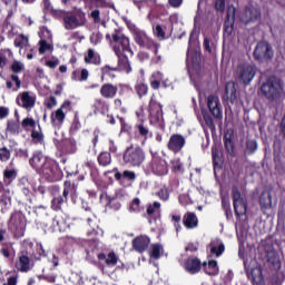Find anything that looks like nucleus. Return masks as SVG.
I'll use <instances>...</instances> for the list:
<instances>
[{
    "instance_id": "nucleus-1",
    "label": "nucleus",
    "mask_w": 285,
    "mask_h": 285,
    "mask_svg": "<svg viewBox=\"0 0 285 285\" xmlns=\"http://www.w3.org/2000/svg\"><path fill=\"white\" fill-rule=\"evenodd\" d=\"M106 39L110 42L115 55H121L124 52H129L131 57L135 55L132 48H130V38L124 35L121 29H115L111 36L107 33Z\"/></svg>"
},
{
    "instance_id": "nucleus-2",
    "label": "nucleus",
    "mask_w": 285,
    "mask_h": 285,
    "mask_svg": "<svg viewBox=\"0 0 285 285\" xmlns=\"http://www.w3.org/2000/svg\"><path fill=\"white\" fill-rule=\"evenodd\" d=\"M149 121L151 126H156L159 130H166V124L164 122V106L157 101V96L151 95L148 105Z\"/></svg>"
},
{
    "instance_id": "nucleus-3",
    "label": "nucleus",
    "mask_w": 285,
    "mask_h": 285,
    "mask_svg": "<svg viewBox=\"0 0 285 285\" xmlns=\"http://www.w3.org/2000/svg\"><path fill=\"white\" fill-rule=\"evenodd\" d=\"M122 161L125 166H131L132 168H139L144 161H146V153L139 146L130 145L122 154Z\"/></svg>"
},
{
    "instance_id": "nucleus-4",
    "label": "nucleus",
    "mask_w": 285,
    "mask_h": 285,
    "mask_svg": "<svg viewBox=\"0 0 285 285\" xmlns=\"http://www.w3.org/2000/svg\"><path fill=\"white\" fill-rule=\"evenodd\" d=\"M253 57L257 63H271L275 59V49L268 41L261 40L254 48Z\"/></svg>"
},
{
    "instance_id": "nucleus-5",
    "label": "nucleus",
    "mask_w": 285,
    "mask_h": 285,
    "mask_svg": "<svg viewBox=\"0 0 285 285\" xmlns=\"http://www.w3.org/2000/svg\"><path fill=\"white\" fill-rule=\"evenodd\" d=\"M261 92L268 101L279 99V96L282 95V81L275 76H269L266 81L262 83Z\"/></svg>"
},
{
    "instance_id": "nucleus-6",
    "label": "nucleus",
    "mask_w": 285,
    "mask_h": 285,
    "mask_svg": "<svg viewBox=\"0 0 285 285\" xmlns=\"http://www.w3.org/2000/svg\"><path fill=\"white\" fill-rule=\"evenodd\" d=\"M232 199L234 213L237 219H239V217H244V215L248 213V200L244 198V195L239 191V187L235 185L232 187Z\"/></svg>"
},
{
    "instance_id": "nucleus-7",
    "label": "nucleus",
    "mask_w": 285,
    "mask_h": 285,
    "mask_svg": "<svg viewBox=\"0 0 285 285\" xmlns=\"http://www.w3.org/2000/svg\"><path fill=\"white\" fill-rule=\"evenodd\" d=\"M38 175L46 178L47 181H59L61 179V169L57 160L49 158L45 166L39 170Z\"/></svg>"
},
{
    "instance_id": "nucleus-8",
    "label": "nucleus",
    "mask_w": 285,
    "mask_h": 285,
    "mask_svg": "<svg viewBox=\"0 0 285 285\" xmlns=\"http://www.w3.org/2000/svg\"><path fill=\"white\" fill-rule=\"evenodd\" d=\"M8 228L10 233L14 234V237H23L26 233V216L21 212H13L8 222Z\"/></svg>"
},
{
    "instance_id": "nucleus-9",
    "label": "nucleus",
    "mask_w": 285,
    "mask_h": 285,
    "mask_svg": "<svg viewBox=\"0 0 285 285\" xmlns=\"http://www.w3.org/2000/svg\"><path fill=\"white\" fill-rule=\"evenodd\" d=\"M255 75H257V67L255 65L242 63L236 68V78L244 86H249L250 81L255 79Z\"/></svg>"
},
{
    "instance_id": "nucleus-10",
    "label": "nucleus",
    "mask_w": 285,
    "mask_h": 285,
    "mask_svg": "<svg viewBox=\"0 0 285 285\" xmlns=\"http://www.w3.org/2000/svg\"><path fill=\"white\" fill-rule=\"evenodd\" d=\"M68 112H72V101L65 100L60 108L51 114V126H53V128H61L66 121V115H68Z\"/></svg>"
},
{
    "instance_id": "nucleus-11",
    "label": "nucleus",
    "mask_w": 285,
    "mask_h": 285,
    "mask_svg": "<svg viewBox=\"0 0 285 285\" xmlns=\"http://www.w3.org/2000/svg\"><path fill=\"white\" fill-rule=\"evenodd\" d=\"M259 19H262V10L253 4L246 6L239 16L240 23L245 26L256 23Z\"/></svg>"
},
{
    "instance_id": "nucleus-12",
    "label": "nucleus",
    "mask_w": 285,
    "mask_h": 285,
    "mask_svg": "<svg viewBox=\"0 0 285 285\" xmlns=\"http://www.w3.org/2000/svg\"><path fill=\"white\" fill-rule=\"evenodd\" d=\"M265 253L267 264L271 265V268H273L275 273H279V271H282V258L279 257V252H277L273 245H267L265 247Z\"/></svg>"
},
{
    "instance_id": "nucleus-13",
    "label": "nucleus",
    "mask_w": 285,
    "mask_h": 285,
    "mask_svg": "<svg viewBox=\"0 0 285 285\" xmlns=\"http://www.w3.org/2000/svg\"><path fill=\"white\" fill-rule=\"evenodd\" d=\"M149 168L153 175H156L157 177L168 175V163H166V159L159 156H153Z\"/></svg>"
},
{
    "instance_id": "nucleus-14",
    "label": "nucleus",
    "mask_w": 285,
    "mask_h": 285,
    "mask_svg": "<svg viewBox=\"0 0 285 285\" xmlns=\"http://www.w3.org/2000/svg\"><path fill=\"white\" fill-rule=\"evenodd\" d=\"M185 146L186 137H184V135L181 134H173L167 142L168 150H170V153H174L175 155H179V153L184 150Z\"/></svg>"
},
{
    "instance_id": "nucleus-15",
    "label": "nucleus",
    "mask_w": 285,
    "mask_h": 285,
    "mask_svg": "<svg viewBox=\"0 0 285 285\" xmlns=\"http://www.w3.org/2000/svg\"><path fill=\"white\" fill-rule=\"evenodd\" d=\"M207 108L215 119H224V111L222 109L219 97L209 95L207 97Z\"/></svg>"
},
{
    "instance_id": "nucleus-16",
    "label": "nucleus",
    "mask_w": 285,
    "mask_h": 285,
    "mask_svg": "<svg viewBox=\"0 0 285 285\" xmlns=\"http://www.w3.org/2000/svg\"><path fill=\"white\" fill-rule=\"evenodd\" d=\"M16 104H18L20 108H24V110H28V112H30V110H32L35 108V105L37 104V97L30 95V91H22L16 98Z\"/></svg>"
},
{
    "instance_id": "nucleus-17",
    "label": "nucleus",
    "mask_w": 285,
    "mask_h": 285,
    "mask_svg": "<svg viewBox=\"0 0 285 285\" xmlns=\"http://www.w3.org/2000/svg\"><path fill=\"white\" fill-rule=\"evenodd\" d=\"M49 159L50 158L43 155V153L35 151L32 157L29 159V166L39 174Z\"/></svg>"
},
{
    "instance_id": "nucleus-18",
    "label": "nucleus",
    "mask_w": 285,
    "mask_h": 285,
    "mask_svg": "<svg viewBox=\"0 0 285 285\" xmlns=\"http://www.w3.org/2000/svg\"><path fill=\"white\" fill-rule=\"evenodd\" d=\"M99 92L102 99H115L119 94V86L117 83L105 82L101 85Z\"/></svg>"
},
{
    "instance_id": "nucleus-19",
    "label": "nucleus",
    "mask_w": 285,
    "mask_h": 285,
    "mask_svg": "<svg viewBox=\"0 0 285 285\" xmlns=\"http://www.w3.org/2000/svg\"><path fill=\"white\" fill-rule=\"evenodd\" d=\"M184 269L189 275H197V273L202 272V259L197 258V256H189L185 261Z\"/></svg>"
},
{
    "instance_id": "nucleus-20",
    "label": "nucleus",
    "mask_w": 285,
    "mask_h": 285,
    "mask_svg": "<svg viewBox=\"0 0 285 285\" xmlns=\"http://www.w3.org/2000/svg\"><path fill=\"white\" fill-rule=\"evenodd\" d=\"M131 246L136 253H146L148 246H150V237L146 235L137 236L132 239Z\"/></svg>"
},
{
    "instance_id": "nucleus-21",
    "label": "nucleus",
    "mask_w": 285,
    "mask_h": 285,
    "mask_svg": "<svg viewBox=\"0 0 285 285\" xmlns=\"http://www.w3.org/2000/svg\"><path fill=\"white\" fill-rule=\"evenodd\" d=\"M223 141L227 155H229V157H235V132L232 129H228L224 134Z\"/></svg>"
},
{
    "instance_id": "nucleus-22",
    "label": "nucleus",
    "mask_w": 285,
    "mask_h": 285,
    "mask_svg": "<svg viewBox=\"0 0 285 285\" xmlns=\"http://www.w3.org/2000/svg\"><path fill=\"white\" fill-rule=\"evenodd\" d=\"M116 57L118 58V65L116 66L117 71L130 75L132 72V66L130 65V60L128 59V56H126V52L116 53Z\"/></svg>"
},
{
    "instance_id": "nucleus-23",
    "label": "nucleus",
    "mask_w": 285,
    "mask_h": 285,
    "mask_svg": "<svg viewBox=\"0 0 285 285\" xmlns=\"http://www.w3.org/2000/svg\"><path fill=\"white\" fill-rule=\"evenodd\" d=\"M235 12H236L235 7H229L227 9L226 19L224 22V32L228 37H230V35H233V30L235 28Z\"/></svg>"
},
{
    "instance_id": "nucleus-24",
    "label": "nucleus",
    "mask_w": 285,
    "mask_h": 285,
    "mask_svg": "<svg viewBox=\"0 0 285 285\" xmlns=\"http://www.w3.org/2000/svg\"><path fill=\"white\" fill-rule=\"evenodd\" d=\"M248 279H250L253 285H266L264 281V271L262 266H256L250 269V273H247Z\"/></svg>"
},
{
    "instance_id": "nucleus-25",
    "label": "nucleus",
    "mask_w": 285,
    "mask_h": 285,
    "mask_svg": "<svg viewBox=\"0 0 285 285\" xmlns=\"http://www.w3.org/2000/svg\"><path fill=\"white\" fill-rule=\"evenodd\" d=\"M212 161L214 170H222L224 168V155L217 145L212 147Z\"/></svg>"
},
{
    "instance_id": "nucleus-26",
    "label": "nucleus",
    "mask_w": 285,
    "mask_h": 285,
    "mask_svg": "<svg viewBox=\"0 0 285 285\" xmlns=\"http://www.w3.org/2000/svg\"><path fill=\"white\" fill-rule=\"evenodd\" d=\"M183 224L187 230H193L199 226V218L194 212H187L183 216Z\"/></svg>"
},
{
    "instance_id": "nucleus-27",
    "label": "nucleus",
    "mask_w": 285,
    "mask_h": 285,
    "mask_svg": "<svg viewBox=\"0 0 285 285\" xmlns=\"http://www.w3.org/2000/svg\"><path fill=\"white\" fill-rule=\"evenodd\" d=\"M91 108L94 115H106L110 110V104L106 101V98H96Z\"/></svg>"
},
{
    "instance_id": "nucleus-28",
    "label": "nucleus",
    "mask_w": 285,
    "mask_h": 285,
    "mask_svg": "<svg viewBox=\"0 0 285 285\" xmlns=\"http://www.w3.org/2000/svg\"><path fill=\"white\" fill-rule=\"evenodd\" d=\"M76 146L77 142L72 138H65L57 144L58 150H61L65 155H72Z\"/></svg>"
},
{
    "instance_id": "nucleus-29",
    "label": "nucleus",
    "mask_w": 285,
    "mask_h": 285,
    "mask_svg": "<svg viewBox=\"0 0 285 285\" xmlns=\"http://www.w3.org/2000/svg\"><path fill=\"white\" fill-rule=\"evenodd\" d=\"M66 202H68V198L71 197V199H77V185L72 184L70 180H66L63 183V190L61 196Z\"/></svg>"
},
{
    "instance_id": "nucleus-30",
    "label": "nucleus",
    "mask_w": 285,
    "mask_h": 285,
    "mask_svg": "<svg viewBox=\"0 0 285 285\" xmlns=\"http://www.w3.org/2000/svg\"><path fill=\"white\" fill-rule=\"evenodd\" d=\"M112 173H115L114 177L116 181H119L120 184L124 179H127L128 181H135V179H137V174L132 170H124L121 174L118 168H114Z\"/></svg>"
},
{
    "instance_id": "nucleus-31",
    "label": "nucleus",
    "mask_w": 285,
    "mask_h": 285,
    "mask_svg": "<svg viewBox=\"0 0 285 285\" xmlns=\"http://www.w3.org/2000/svg\"><path fill=\"white\" fill-rule=\"evenodd\" d=\"M100 202L101 204H105V206L114 208V210H119L121 208V204H115V202H117V194L116 196H109L108 194L102 193L100 194Z\"/></svg>"
},
{
    "instance_id": "nucleus-32",
    "label": "nucleus",
    "mask_w": 285,
    "mask_h": 285,
    "mask_svg": "<svg viewBox=\"0 0 285 285\" xmlns=\"http://www.w3.org/2000/svg\"><path fill=\"white\" fill-rule=\"evenodd\" d=\"M97 258L100 262L105 261V264L109 267L117 266V262H119V257L117 256V254H115V252H109L108 255L99 253L97 255Z\"/></svg>"
},
{
    "instance_id": "nucleus-33",
    "label": "nucleus",
    "mask_w": 285,
    "mask_h": 285,
    "mask_svg": "<svg viewBox=\"0 0 285 285\" xmlns=\"http://www.w3.org/2000/svg\"><path fill=\"white\" fill-rule=\"evenodd\" d=\"M63 26L66 30H75L81 26L79 19L75 14H67L63 17Z\"/></svg>"
},
{
    "instance_id": "nucleus-34",
    "label": "nucleus",
    "mask_w": 285,
    "mask_h": 285,
    "mask_svg": "<svg viewBox=\"0 0 285 285\" xmlns=\"http://www.w3.org/2000/svg\"><path fill=\"white\" fill-rule=\"evenodd\" d=\"M85 63L92 66H101V56L95 52V49H88L85 56Z\"/></svg>"
},
{
    "instance_id": "nucleus-35",
    "label": "nucleus",
    "mask_w": 285,
    "mask_h": 285,
    "mask_svg": "<svg viewBox=\"0 0 285 285\" xmlns=\"http://www.w3.org/2000/svg\"><path fill=\"white\" fill-rule=\"evenodd\" d=\"M16 268L20 273H28V271H30V257L26 254L20 255L16 263Z\"/></svg>"
},
{
    "instance_id": "nucleus-36",
    "label": "nucleus",
    "mask_w": 285,
    "mask_h": 285,
    "mask_svg": "<svg viewBox=\"0 0 285 285\" xmlns=\"http://www.w3.org/2000/svg\"><path fill=\"white\" fill-rule=\"evenodd\" d=\"M225 96L230 101V104H237V88H235V82H227L225 86Z\"/></svg>"
},
{
    "instance_id": "nucleus-37",
    "label": "nucleus",
    "mask_w": 285,
    "mask_h": 285,
    "mask_svg": "<svg viewBox=\"0 0 285 285\" xmlns=\"http://www.w3.org/2000/svg\"><path fill=\"white\" fill-rule=\"evenodd\" d=\"M97 161L98 166H100L101 168H108V166L112 164V154H110L109 151H101L97 156Z\"/></svg>"
},
{
    "instance_id": "nucleus-38",
    "label": "nucleus",
    "mask_w": 285,
    "mask_h": 285,
    "mask_svg": "<svg viewBox=\"0 0 285 285\" xmlns=\"http://www.w3.org/2000/svg\"><path fill=\"white\" fill-rule=\"evenodd\" d=\"M11 80H7L6 86L8 90H12V92H18L21 88V79H19V76L12 73L10 76Z\"/></svg>"
},
{
    "instance_id": "nucleus-39",
    "label": "nucleus",
    "mask_w": 285,
    "mask_h": 285,
    "mask_svg": "<svg viewBox=\"0 0 285 285\" xmlns=\"http://www.w3.org/2000/svg\"><path fill=\"white\" fill-rule=\"evenodd\" d=\"M259 205L261 208H264L265 210L268 208H272L273 206V196L269 194V191H263L259 196Z\"/></svg>"
},
{
    "instance_id": "nucleus-40",
    "label": "nucleus",
    "mask_w": 285,
    "mask_h": 285,
    "mask_svg": "<svg viewBox=\"0 0 285 285\" xmlns=\"http://www.w3.org/2000/svg\"><path fill=\"white\" fill-rule=\"evenodd\" d=\"M224 250H226V245H224V243L214 242L209 244V253L210 255H215V257H222Z\"/></svg>"
},
{
    "instance_id": "nucleus-41",
    "label": "nucleus",
    "mask_w": 285,
    "mask_h": 285,
    "mask_svg": "<svg viewBox=\"0 0 285 285\" xmlns=\"http://www.w3.org/2000/svg\"><path fill=\"white\" fill-rule=\"evenodd\" d=\"M134 90L139 99H141L142 97H147L149 90L148 83H146L145 81H137Z\"/></svg>"
},
{
    "instance_id": "nucleus-42",
    "label": "nucleus",
    "mask_w": 285,
    "mask_h": 285,
    "mask_svg": "<svg viewBox=\"0 0 285 285\" xmlns=\"http://www.w3.org/2000/svg\"><path fill=\"white\" fill-rule=\"evenodd\" d=\"M6 132H8L9 135H20L21 125L19 124V121L10 119L7 121Z\"/></svg>"
},
{
    "instance_id": "nucleus-43",
    "label": "nucleus",
    "mask_w": 285,
    "mask_h": 285,
    "mask_svg": "<svg viewBox=\"0 0 285 285\" xmlns=\"http://www.w3.org/2000/svg\"><path fill=\"white\" fill-rule=\"evenodd\" d=\"M17 169L12 168H6L3 170V184H6V186H10V184H12V181H14V179H17Z\"/></svg>"
},
{
    "instance_id": "nucleus-44",
    "label": "nucleus",
    "mask_w": 285,
    "mask_h": 285,
    "mask_svg": "<svg viewBox=\"0 0 285 285\" xmlns=\"http://www.w3.org/2000/svg\"><path fill=\"white\" fill-rule=\"evenodd\" d=\"M100 72H101V81H104L106 77H109V79H115V77L117 76L112 72H119V71L117 70V67L105 65L104 67H101Z\"/></svg>"
},
{
    "instance_id": "nucleus-45",
    "label": "nucleus",
    "mask_w": 285,
    "mask_h": 285,
    "mask_svg": "<svg viewBox=\"0 0 285 285\" xmlns=\"http://www.w3.org/2000/svg\"><path fill=\"white\" fill-rule=\"evenodd\" d=\"M81 130V120H79V111H75L73 119L69 128L70 135H77Z\"/></svg>"
},
{
    "instance_id": "nucleus-46",
    "label": "nucleus",
    "mask_w": 285,
    "mask_h": 285,
    "mask_svg": "<svg viewBox=\"0 0 285 285\" xmlns=\"http://www.w3.org/2000/svg\"><path fill=\"white\" fill-rule=\"evenodd\" d=\"M205 274L210 277H216L219 275V266L217 265V261H209L207 263V267H205Z\"/></svg>"
},
{
    "instance_id": "nucleus-47",
    "label": "nucleus",
    "mask_w": 285,
    "mask_h": 285,
    "mask_svg": "<svg viewBox=\"0 0 285 285\" xmlns=\"http://www.w3.org/2000/svg\"><path fill=\"white\" fill-rule=\"evenodd\" d=\"M43 129H41V125L38 124V129H31V140L35 144H43Z\"/></svg>"
},
{
    "instance_id": "nucleus-48",
    "label": "nucleus",
    "mask_w": 285,
    "mask_h": 285,
    "mask_svg": "<svg viewBox=\"0 0 285 285\" xmlns=\"http://www.w3.org/2000/svg\"><path fill=\"white\" fill-rule=\"evenodd\" d=\"M141 48H146L147 50H153L154 55H157V52H159V48H161V45H159V42L148 37Z\"/></svg>"
},
{
    "instance_id": "nucleus-49",
    "label": "nucleus",
    "mask_w": 285,
    "mask_h": 285,
    "mask_svg": "<svg viewBox=\"0 0 285 285\" xmlns=\"http://www.w3.org/2000/svg\"><path fill=\"white\" fill-rule=\"evenodd\" d=\"M135 128L139 137H142V139L146 141L148 139V135H150V129H148V127L144 125V121L136 124Z\"/></svg>"
},
{
    "instance_id": "nucleus-50",
    "label": "nucleus",
    "mask_w": 285,
    "mask_h": 285,
    "mask_svg": "<svg viewBox=\"0 0 285 285\" xmlns=\"http://www.w3.org/2000/svg\"><path fill=\"white\" fill-rule=\"evenodd\" d=\"M129 213H144V206H141V199L139 197L134 198L129 204Z\"/></svg>"
},
{
    "instance_id": "nucleus-51",
    "label": "nucleus",
    "mask_w": 285,
    "mask_h": 285,
    "mask_svg": "<svg viewBox=\"0 0 285 285\" xmlns=\"http://www.w3.org/2000/svg\"><path fill=\"white\" fill-rule=\"evenodd\" d=\"M21 128L28 132V130H35L37 128V120L32 117H26L21 121Z\"/></svg>"
},
{
    "instance_id": "nucleus-52",
    "label": "nucleus",
    "mask_w": 285,
    "mask_h": 285,
    "mask_svg": "<svg viewBox=\"0 0 285 285\" xmlns=\"http://www.w3.org/2000/svg\"><path fill=\"white\" fill-rule=\"evenodd\" d=\"M257 140L255 139H250V140H246L245 144V155H255V153H257Z\"/></svg>"
},
{
    "instance_id": "nucleus-53",
    "label": "nucleus",
    "mask_w": 285,
    "mask_h": 285,
    "mask_svg": "<svg viewBox=\"0 0 285 285\" xmlns=\"http://www.w3.org/2000/svg\"><path fill=\"white\" fill-rule=\"evenodd\" d=\"M117 119L119 120V124H120V131L124 132L125 135H130L132 132V125L128 124L126 121V118L121 116H117Z\"/></svg>"
},
{
    "instance_id": "nucleus-54",
    "label": "nucleus",
    "mask_w": 285,
    "mask_h": 285,
    "mask_svg": "<svg viewBox=\"0 0 285 285\" xmlns=\"http://www.w3.org/2000/svg\"><path fill=\"white\" fill-rule=\"evenodd\" d=\"M134 39H135V42L137 43V46H139L141 48L142 45L146 43L148 36L146 35V32H144L141 30H136L134 32Z\"/></svg>"
},
{
    "instance_id": "nucleus-55",
    "label": "nucleus",
    "mask_w": 285,
    "mask_h": 285,
    "mask_svg": "<svg viewBox=\"0 0 285 285\" xmlns=\"http://www.w3.org/2000/svg\"><path fill=\"white\" fill-rule=\"evenodd\" d=\"M63 204H68V200L63 199L61 195L55 196L51 200V208L56 212L61 210V206H63Z\"/></svg>"
},
{
    "instance_id": "nucleus-56",
    "label": "nucleus",
    "mask_w": 285,
    "mask_h": 285,
    "mask_svg": "<svg viewBox=\"0 0 285 285\" xmlns=\"http://www.w3.org/2000/svg\"><path fill=\"white\" fill-rule=\"evenodd\" d=\"M114 108L115 110H118V112H120L121 115L128 114V108L124 106V100H121V98L114 99Z\"/></svg>"
},
{
    "instance_id": "nucleus-57",
    "label": "nucleus",
    "mask_w": 285,
    "mask_h": 285,
    "mask_svg": "<svg viewBox=\"0 0 285 285\" xmlns=\"http://www.w3.org/2000/svg\"><path fill=\"white\" fill-rule=\"evenodd\" d=\"M52 222V225L60 230H66V228H68V223H66V219L61 216H55Z\"/></svg>"
},
{
    "instance_id": "nucleus-58",
    "label": "nucleus",
    "mask_w": 285,
    "mask_h": 285,
    "mask_svg": "<svg viewBox=\"0 0 285 285\" xmlns=\"http://www.w3.org/2000/svg\"><path fill=\"white\" fill-rule=\"evenodd\" d=\"M171 164V173L175 175H179V173H184V163L180 159H175L170 161Z\"/></svg>"
},
{
    "instance_id": "nucleus-59",
    "label": "nucleus",
    "mask_w": 285,
    "mask_h": 285,
    "mask_svg": "<svg viewBox=\"0 0 285 285\" xmlns=\"http://www.w3.org/2000/svg\"><path fill=\"white\" fill-rule=\"evenodd\" d=\"M12 157V151L8 149V147H1L0 148V161L1 164H7V161H10V158Z\"/></svg>"
},
{
    "instance_id": "nucleus-60",
    "label": "nucleus",
    "mask_w": 285,
    "mask_h": 285,
    "mask_svg": "<svg viewBox=\"0 0 285 285\" xmlns=\"http://www.w3.org/2000/svg\"><path fill=\"white\" fill-rule=\"evenodd\" d=\"M10 202H12V198H10L8 194H2L0 196V206H1L2 213H6V210H8V208L10 207Z\"/></svg>"
},
{
    "instance_id": "nucleus-61",
    "label": "nucleus",
    "mask_w": 285,
    "mask_h": 285,
    "mask_svg": "<svg viewBox=\"0 0 285 285\" xmlns=\"http://www.w3.org/2000/svg\"><path fill=\"white\" fill-rule=\"evenodd\" d=\"M161 250H164L161 245L154 244L151 246L150 257H153V259H159V257H161Z\"/></svg>"
},
{
    "instance_id": "nucleus-62",
    "label": "nucleus",
    "mask_w": 285,
    "mask_h": 285,
    "mask_svg": "<svg viewBox=\"0 0 285 285\" xmlns=\"http://www.w3.org/2000/svg\"><path fill=\"white\" fill-rule=\"evenodd\" d=\"M154 35L160 41H164L166 39V31L164 30V27H161V24H156L154 29Z\"/></svg>"
},
{
    "instance_id": "nucleus-63",
    "label": "nucleus",
    "mask_w": 285,
    "mask_h": 285,
    "mask_svg": "<svg viewBox=\"0 0 285 285\" xmlns=\"http://www.w3.org/2000/svg\"><path fill=\"white\" fill-rule=\"evenodd\" d=\"M46 249H43V245L37 244L36 252L33 253V257L37 261H40L42 257H46Z\"/></svg>"
},
{
    "instance_id": "nucleus-64",
    "label": "nucleus",
    "mask_w": 285,
    "mask_h": 285,
    "mask_svg": "<svg viewBox=\"0 0 285 285\" xmlns=\"http://www.w3.org/2000/svg\"><path fill=\"white\" fill-rule=\"evenodd\" d=\"M43 106L47 107L48 110H52L55 106H57V98L55 96H50L46 98L43 101Z\"/></svg>"
}]
</instances>
